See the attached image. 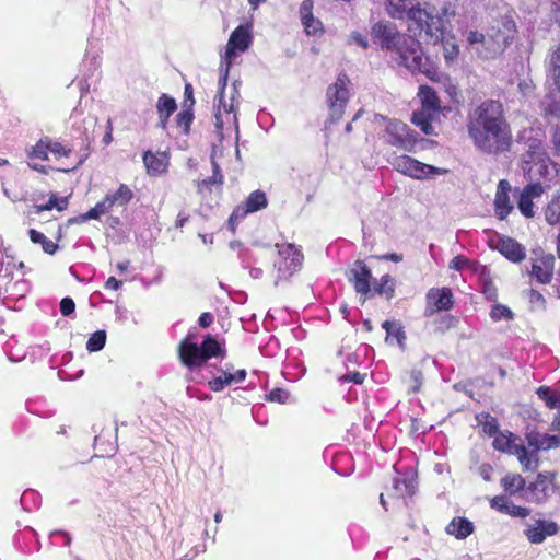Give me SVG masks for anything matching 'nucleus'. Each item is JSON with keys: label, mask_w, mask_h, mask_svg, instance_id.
I'll return each instance as SVG.
<instances>
[{"label": "nucleus", "mask_w": 560, "mask_h": 560, "mask_svg": "<svg viewBox=\"0 0 560 560\" xmlns=\"http://www.w3.org/2000/svg\"><path fill=\"white\" fill-rule=\"evenodd\" d=\"M475 526L466 517H454L446 526V533L455 536L457 539H465L472 534Z\"/></svg>", "instance_id": "29"}, {"label": "nucleus", "mask_w": 560, "mask_h": 560, "mask_svg": "<svg viewBox=\"0 0 560 560\" xmlns=\"http://www.w3.org/2000/svg\"><path fill=\"white\" fill-rule=\"evenodd\" d=\"M59 310L63 316H69L74 312L75 303L71 298H63L60 301Z\"/></svg>", "instance_id": "52"}, {"label": "nucleus", "mask_w": 560, "mask_h": 560, "mask_svg": "<svg viewBox=\"0 0 560 560\" xmlns=\"http://www.w3.org/2000/svg\"><path fill=\"white\" fill-rule=\"evenodd\" d=\"M268 205L266 194L257 189L252 191L248 197L237 205L228 220V225L231 232H235L238 223L246 218L247 214L265 209Z\"/></svg>", "instance_id": "13"}, {"label": "nucleus", "mask_w": 560, "mask_h": 560, "mask_svg": "<svg viewBox=\"0 0 560 560\" xmlns=\"http://www.w3.org/2000/svg\"><path fill=\"white\" fill-rule=\"evenodd\" d=\"M93 208L101 215L107 213L112 209L109 199L106 197H104L101 201H98Z\"/></svg>", "instance_id": "58"}, {"label": "nucleus", "mask_w": 560, "mask_h": 560, "mask_svg": "<svg viewBox=\"0 0 560 560\" xmlns=\"http://www.w3.org/2000/svg\"><path fill=\"white\" fill-rule=\"evenodd\" d=\"M196 339L197 335L189 330L176 346V355L180 365L188 372L185 376L188 382L194 380L190 374L200 371L209 360L226 357L224 343L220 342L215 336L207 334L200 343Z\"/></svg>", "instance_id": "4"}, {"label": "nucleus", "mask_w": 560, "mask_h": 560, "mask_svg": "<svg viewBox=\"0 0 560 560\" xmlns=\"http://www.w3.org/2000/svg\"><path fill=\"white\" fill-rule=\"evenodd\" d=\"M443 45V55L446 63H452L458 56L459 49L455 43L444 42V37L438 44Z\"/></svg>", "instance_id": "46"}, {"label": "nucleus", "mask_w": 560, "mask_h": 560, "mask_svg": "<svg viewBox=\"0 0 560 560\" xmlns=\"http://www.w3.org/2000/svg\"><path fill=\"white\" fill-rule=\"evenodd\" d=\"M101 214L94 208H91L88 212L81 214V220L86 222L88 220H97Z\"/></svg>", "instance_id": "64"}, {"label": "nucleus", "mask_w": 560, "mask_h": 560, "mask_svg": "<svg viewBox=\"0 0 560 560\" xmlns=\"http://www.w3.org/2000/svg\"><path fill=\"white\" fill-rule=\"evenodd\" d=\"M551 164H552V161L549 158V161L547 163H538L537 162V163L530 165L527 168V172L530 175L539 174L540 177L546 178V177H548V175L550 173L549 167Z\"/></svg>", "instance_id": "48"}, {"label": "nucleus", "mask_w": 560, "mask_h": 560, "mask_svg": "<svg viewBox=\"0 0 560 560\" xmlns=\"http://www.w3.org/2000/svg\"><path fill=\"white\" fill-rule=\"evenodd\" d=\"M184 95H185L184 107L192 109V106L195 104V98H194V90H192V86L190 83L185 84Z\"/></svg>", "instance_id": "54"}, {"label": "nucleus", "mask_w": 560, "mask_h": 560, "mask_svg": "<svg viewBox=\"0 0 560 560\" xmlns=\"http://www.w3.org/2000/svg\"><path fill=\"white\" fill-rule=\"evenodd\" d=\"M385 132L388 144L405 151H413L417 144V135L410 130L407 124L399 120H390L386 126Z\"/></svg>", "instance_id": "14"}, {"label": "nucleus", "mask_w": 560, "mask_h": 560, "mask_svg": "<svg viewBox=\"0 0 560 560\" xmlns=\"http://www.w3.org/2000/svg\"><path fill=\"white\" fill-rule=\"evenodd\" d=\"M105 197L109 199L112 208L116 205L119 207H124L127 206L132 200L133 191L130 189L128 185L120 184L114 194H107Z\"/></svg>", "instance_id": "34"}, {"label": "nucleus", "mask_w": 560, "mask_h": 560, "mask_svg": "<svg viewBox=\"0 0 560 560\" xmlns=\"http://www.w3.org/2000/svg\"><path fill=\"white\" fill-rule=\"evenodd\" d=\"M537 394L549 409L560 410V393L550 392L547 387H539Z\"/></svg>", "instance_id": "40"}, {"label": "nucleus", "mask_w": 560, "mask_h": 560, "mask_svg": "<svg viewBox=\"0 0 560 560\" xmlns=\"http://www.w3.org/2000/svg\"><path fill=\"white\" fill-rule=\"evenodd\" d=\"M517 207H518L521 213L525 218H533L534 217L535 211H534L533 199L527 197V195L523 194L522 191H521L518 200H517Z\"/></svg>", "instance_id": "43"}, {"label": "nucleus", "mask_w": 560, "mask_h": 560, "mask_svg": "<svg viewBox=\"0 0 560 560\" xmlns=\"http://www.w3.org/2000/svg\"><path fill=\"white\" fill-rule=\"evenodd\" d=\"M28 236L32 243L40 245L43 252L48 255H55L58 249L59 245L58 243L62 240L63 233H62V226L59 225L56 234V241L49 240L44 233L35 230L30 229L28 230Z\"/></svg>", "instance_id": "26"}, {"label": "nucleus", "mask_w": 560, "mask_h": 560, "mask_svg": "<svg viewBox=\"0 0 560 560\" xmlns=\"http://www.w3.org/2000/svg\"><path fill=\"white\" fill-rule=\"evenodd\" d=\"M314 1L303 0L300 5V19L305 33L308 36H317L324 33L323 23L313 14Z\"/></svg>", "instance_id": "21"}, {"label": "nucleus", "mask_w": 560, "mask_h": 560, "mask_svg": "<svg viewBox=\"0 0 560 560\" xmlns=\"http://www.w3.org/2000/svg\"><path fill=\"white\" fill-rule=\"evenodd\" d=\"M349 82L348 75L342 72L338 74L336 82L327 88L326 98L331 122L338 121L345 113L349 102Z\"/></svg>", "instance_id": "9"}, {"label": "nucleus", "mask_w": 560, "mask_h": 560, "mask_svg": "<svg viewBox=\"0 0 560 560\" xmlns=\"http://www.w3.org/2000/svg\"><path fill=\"white\" fill-rule=\"evenodd\" d=\"M500 485L508 495H515L527 488L525 478L517 472H508L501 478Z\"/></svg>", "instance_id": "30"}, {"label": "nucleus", "mask_w": 560, "mask_h": 560, "mask_svg": "<svg viewBox=\"0 0 560 560\" xmlns=\"http://www.w3.org/2000/svg\"><path fill=\"white\" fill-rule=\"evenodd\" d=\"M211 166L212 175L207 178L196 180L195 187L201 201L207 203L215 201V203H218V200L223 195L225 177L219 163L213 156H211Z\"/></svg>", "instance_id": "10"}, {"label": "nucleus", "mask_w": 560, "mask_h": 560, "mask_svg": "<svg viewBox=\"0 0 560 560\" xmlns=\"http://www.w3.org/2000/svg\"><path fill=\"white\" fill-rule=\"evenodd\" d=\"M529 445H534V443L529 441ZM492 446L500 453L516 456L523 471H535L539 466L537 453L540 445L535 444V450L529 452L523 444L522 439L508 430L499 431L493 436Z\"/></svg>", "instance_id": "5"}, {"label": "nucleus", "mask_w": 560, "mask_h": 560, "mask_svg": "<svg viewBox=\"0 0 560 560\" xmlns=\"http://www.w3.org/2000/svg\"><path fill=\"white\" fill-rule=\"evenodd\" d=\"M194 118L195 116L191 108H184L176 115L175 124L182 135L188 136L190 133V127Z\"/></svg>", "instance_id": "36"}, {"label": "nucleus", "mask_w": 560, "mask_h": 560, "mask_svg": "<svg viewBox=\"0 0 560 560\" xmlns=\"http://www.w3.org/2000/svg\"><path fill=\"white\" fill-rule=\"evenodd\" d=\"M252 44V35L248 27L244 25L237 26L230 35L225 47V56L228 68L232 60L236 57L237 52L246 51Z\"/></svg>", "instance_id": "17"}, {"label": "nucleus", "mask_w": 560, "mask_h": 560, "mask_svg": "<svg viewBox=\"0 0 560 560\" xmlns=\"http://www.w3.org/2000/svg\"><path fill=\"white\" fill-rule=\"evenodd\" d=\"M372 38L382 48L395 49L400 56L401 63L411 71L421 72L433 82L441 81L438 66L422 50V39L402 34L394 26L382 22L373 26Z\"/></svg>", "instance_id": "2"}, {"label": "nucleus", "mask_w": 560, "mask_h": 560, "mask_svg": "<svg viewBox=\"0 0 560 560\" xmlns=\"http://www.w3.org/2000/svg\"><path fill=\"white\" fill-rule=\"evenodd\" d=\"M364 378H365V375L361 374L359 372L349 373L341 377L342 381L352 382L354 384H362L364 382Z\"/></svg>", "instance_id": "57"}, {"label": "nucleus", "mask_w": 560, "mask_h": 560, "mask_svg": "<svg viewBox=\"0 0 560 560\" xmlns=\"http://www.w3.org/2000/svg\"><path fill=\"white\" fill-rule=\"evenodd\" d=\"M495 248L512 262H520L526 257L525 247L510 236H500Z\"/></svg>", "instance_id": "23"}, {"label": "nucleus", "mask_w": 560, "mask_h": 560, "mask_svg": "<svg viewBox=\"0 0 560 560\" xmlns=\"http://www.w3.org/2000/svg\"><path fill=\"white\" fill-rule=\"evenodd\" d=\"M556 486V472H538L536 479L530 482L526 490L529 493V500L537 504L544 503L550 495V491Z\"/></svg>", "instance_id": "16"}, {"label": "nucleus", "mask_w": 560, "mask_h": 560, "mask_svg": "<svg viewBox=\"0 0 560 560\" xmlns=\"http://www.w3.org/2000/svg\"><path fill=\"white\" fill-rule=\"evenodd\" d=\"M394 488L398 497L412 495L415 493V487L411 480L408 479H394Z\"/></svg>", "instance_id": "44"}, {"label": "nucleus", "mask_w": 560, "mask_h": 560, "mask_svg": "<svg viewBox=\"0 0 560 560\" xmlns=\"http://www.w3.org/2000/svg\"><path fill=\"white\" fill-rule=\"evenodd\" d=\"M467 132L474 145L487 154L510 151L513 143L503 104L497 100H485L469 113Z\"/></svg>", "instance_id": "1"}, {"label": "nucleus", "mask_w": 560, "mask_h": 560, "mask_svg": "<svg viewBox=\"0 0 560 560\" xmlns=\"http://www.w3.org/2000/svg\"><path fill=\"white\" fill-rule=\"evenodd\" d=\"M214 322V316L210 312L202 313L198 318V325L201 328L210 327Z\"/></svg>", "instance_id": "56"}, {"label": "nucleus", "mask_w": 560, "mask_h": 560, "mask_svg": "<svg viewBox=\"0 0 560 560\" xmlns=\"http://www.w3.org/2000/svg\"><path fill=\"white\" fill-rule=\"evenodd\" d=\"M225 85H226V79H223V82H222V86L220 89V93H219V98H218V104H217V113H215V125L218 127H221L222 126V119H221V108H223V110L225 113H231L233 110V105L231 104L229 107L225 103V100H224V89H225Z\"/></svg>", "instance_id": "42"}, {"label": "nucleus", "mask_w": 560, "mask_h": 560, "mask_svg": "<svg viewBox=\"0 0 560 560\" xmlns=\"http://www.w3.org/2000/svg\"><path fill=\"white\" fill-rule=\"evenodd\" d=\"M277 259L273 266L277 270L275 284L289 280L295 272L301 270L304 255L300 247L291 243L277 244Z\"/></svg>", "instance_id": "8"}, {"label": "nucleus", "mask_w": 560, "mask_h": 560, "mask_svg": "<svg viewBox=\"0 0 560 560\" xmlns=\"http://www.w3.org/2000/svg\"><path fill=\"white\" fill-rule=\"evenodd\" d=\"M49 144H50V138L44 137L39 139L34 147H32V150L28 152V158L31 159H39L42 161L48 160L49 154Z\"/></svg>", "instance_id": "38"}, {"label": "nucleus", "mask_w": 560, "mask_h": 560, "mask_svg": "<svg viewBox=\"0 0 560 560\" xmlns=\"http://www.w3.org/2000/svg\"><path fill=\"white\" fill-rule=\"evenodd\" d=\"M454 306V295L450 288H431L425 294L424 315L430 317L441 311H450Z\"/></svg>", "instance_id": "15"}, {"label": "nucleus", "mask_w": 560, "mask_h": 560, "mask_svg": "<svg viewBox=\"0 0 560 560\" xmlns=\"http://www.w3.org/2000/svg\"><path fill=\"white\" fill-rule=\"evenodd\" d=\"M523 194L527 195V197L534 199L540 197L544 192V187L540 183H532L526 185L523 190Z\"/></svg>", "instance_id": "51"}, {"label": "nucleus", "mask_w": 560, "mask_h": 560, "mask_svg": "<svg viewBox=\"0 0 560 560\" xmlns=\"http://www.w3.org/2000/svg\"><path fill=\"white\" fill-rule=\"evenodd\" d=\"M112 141H113V122H112V119L108 118L107 122H106V132L102 139V143L104 145H108L112 143Z\"/></svg>", "instance_id": "60"}, {"label": "nucleus", "mask_w": 560, "mask_h": 560, "mask_svg": "<svg viewBox=\"0 0 560 560\" xmlns=\"http://www.w3.org/2000/svg\"><path fill=\"white\" fill-rule=\"evenodd\" d=\"M351 39L364 49L369 46L368 39L358 32L351 34Z\"/></svg>", "instance_id": "61"}, {"label": "nucleus", "mask_w": 560, "mask_h": 560, "mask_svg": "<svg viewBox=\"0 0 560 560\" xmlns=\"http://www.w3.org/2000/svg\"><path fill=\"white\" fill-rule=\"evenodd\" d=\"M147 174L151 177H158L165 174L170 165V154L167 152L145 151L142 156Z\"/></svg>", "instance_id": "20"}, {"label": "nucleus", "mask_w": 560, "mask_h": 560, "mask_svg": "<svg viewBox=\"0 0 560 560\" xmlns=\"http://www.w3.org/2000/svg\"><path fill=\"white\" fill-rule=\"evenodd\" d=\"M516 23L512 14H505L492 21L488 31V47L485 48V58H492L505 50L515 38Z\"/></svg>", "instance_id": "7"}, {"label": "nucleus", "mask_w": 560, "mask_h": 560, "mask_svg": "<svg viewBox=\"0 0 560 560\" xmlns=\"http://www.w3.org/2000/svg\"><path fill=\"white\" fill-rule=\"evenodd\" d=\"M469 265V259L463 255L455 256L450 261V268L460 271Z\"/></svg>", "instance_id": "53"}, {"label": "nucleus", "mask_w": 560, "mask_h": 560, "mask_svg": "<svg viewBox=\"0 0 560 560\" xmlns=\"http://www.w3.org/2000/svg\"><path fill=\"white\" fill-rule=\"evenodd\" d=\"M467 42L471 46L476 45H488V35L485 36L481 32L478 31H469L467 32ZM488 46H486L487 48Z\"/></svg>", "instance_id": "50"}, {"label": "nucleus", "mask_w": 560, "mask_h": 560, "mask_svg": "<svg viewBox=\"0 0 560 560\" xmlns=\"http://www.w3.org/2000/svg\"><path fill=\"white\" fill-rule=\"evenodd\" d=\"M418 98L421 108L412 114L411 121L425 135H434L432 121L438 119L442 113L441 100L435 90L429 85H420Z\"/></svg>", "instance_id": "6"}, {"label": "nucleus", "mask_w": 560, "mask_h": 560, "mask_svg": "<svg viewBox=\"0 0 560 560\" xmlns=\"http://www.w3.org/2000/svg\"><path fill=\"white\" fill-rule=\"evenodd\" d=\"M382 327L386 330V341L395 339L399 345H401L402 341L406 339L405 331L399 324L390 320H385L382 324Z\"/></svg>", "instance_id": "37"}, {"label": "nucleus", "mask_w": 560, "mask_h": 560, "mask_svg": "<svg viewBox=\"0 0 560 560\" xmlns=\"http://www.w3.org/2000/svg\"><path fill=\"white\" fill-rule=\"evenodd\" d=\"M106 331L105 330H96L93 332L88 342H86V349L90 352H97L102 350L106 343Z\"/></svg>", "instance_id": "41"}, {"label": "nucleus", "mask_w": 560, "mask_h": 560, "mask_svg": "<svg viewBox=\"0 0 560 560\" xmlns=\"http://www.w3.org/2000/svg\"><path fill=\"white\" fill-rule=\"evenodd\" d=\"M511 186L506 179H501L498 184L494 198V212L499 220H505L513 210L510 201Z\"/></svg>", "instance_id": "22"}, {"label": "nucleus", "mask_w": 560, "mask_h": 560, "mask_svg": "<svg viewBox=\"0 0 560 560\" xmlns=\"http://www.w3.org/2000/svg\"><path fill=\"white\" fill-rule=\"evenodd\" d=\"M232 370L233 365L231 363H226L225 370L222 371V374L213 377L208 382L209 388L214 393H219L222 392L226 386L245 381L247 376L245 369H240L235 372H232Z\"/></svg>", "instance_id": "19"}, {"label": "nucleus", "mask_w": 560, "mask_h": 560, "mask_svg": "<svg viewBox=\"0 0 560 560\" xmlns=\"http://www.w3.org/2000/svg\"><path fill=\"white\" fill-rule=\"evenodd\" d=\"M177 103L175 98L163 93L156 102V112L159 116L158 127L163 131L167 130L170 117L176 112Z\"/></svg>", "instance_id": "27"}, {"label": "nucleus", "mask_w": 560, "mask_h": 560, "mask_svg": "<svg viewBox=\"0 0 560 560\" xmlns=\"http://www.w3.org/2000/svg\"><path fill=\"white\" fill-rule=\"evenodd\" d=\"M49 153H51L56 159H61L69 156L71 153V149L66 148L62 143L54 141L50 138Z\"/></svg>", "instance_id": "47"}, {"label": "nucleus", "mask_w": 560, "mask_h": 560, "mask_svg": "<svg viewBox=\"0 0 560 560\" xmlns=\"http://www.w3.org/2000/svg\"><path fill=\"white\" fill-rule=\"evenodd\" d=\"M396 280L390 275H383L378 281H374L372 289V296L385 295L387 300L395 296Z\"/></svg>", "instance_id": "31"}, {"label": "nucleus", "mask_w": 560, "mask_h": 560, "mask_svg": "<svg viewBox=\"0 0 560 560\" xmlns=\"http://www.w3.org/2000/svg\"><path fill=\"white\" fill-rule=\"evenodd\" d=\"M490 506L502 514L512 517L525 518L530 514V510L525 506L514 504L508 495H495L490 500Z\"/></svg>", "instance_id": "25"}, {"label": "nucleus", "mask_w": 560, "mask_h": 560, "mask_svg": "<svg viewBox=\"0 0 560 560\" xmlns=\"http://www.w3.org/2000/svg\"><path fill=\"white\" fill-rule=\"evenodd\" d=\"M266 397L269 401L284 404L289 398V393L282 388L276 387L270 390Z\"/></svg>", "instance_id": "49"}, {"label": "nucleus", "mask_w": 560, "mask_h": 560, "mask_svg": "<svg viewBox=\"0 0 560 560\" xmlns=\"http://www.w3.org/2000/svg\"><path fill=\"white\" fill-rule=\"evenodd\" d=\"M559 532V526L555 521L538 518L528 525L524 535L530 544H541L547 537L555 536Z\"/></svg>", "instance_id": "18"}, {"label": "nucleus", "mask_w": 560, "mask_h": 560, "mask_svg": "<svg viewBox=\"0 0 560 560\" xmlns=\"http://www.w3.org/2000/svg\"><path fill=\"white\" fill-rule=\"evenodd\" d=\"M549 155L545 149V145L539 139H529L528 149L523 154V162L525 164L533 165L535 163H547Z\"/></svg>", "instance_id": "28"}, {"label": "nucleus", "mask_w": 560, "mask_h": 560, "mask_svg": "<svg viewBox=\"0 0 560 560\" xmlns=\"http://www.w3.org/2000/svg\"><path fill=\"white\" fill-rule=\"evenodd\" d=\"M527 298L532 304H538L541 306H545V304H546V300H545L544 295L535 289H530L528 291Z\"/></svg>", "instance_id": "55"}, {"label": "nucleus", "mask_w": 560, "mask_h": 560, "mask_svg": "<svg viewBox=\"0 0 560 560\" xmlns=\"http://www.w3.org/2000/svg\"><path fill=\"white\" fill-rule=\"evenodd\" d=\"M476 419L478 427L481 429L483 434L494 436L500 431L498 419L489 412L477 415Z\"/></svg>", "instance_id": "35"}, {"label": "nucleus", "mask_w": 560, "mask_h": 560, "mask_svg": "<svg viewBox=\"0 0 560 560\" xmlns=\"http://www.w3.org/2000/svg\"><path fill=\"white\" fill-rule=\"evenodd\" d=\"M372 257L375 259H378V260H390L394 262H400L404 258L401 254H397V253H388V254L377 255V256H372Z\"/></svg>", "instance_id": "59"}, {"label": "nucleus", "mask_w": 560, "mask_h": 560, "mask_svg": "<svg viewBox=\"0 0 560 560\" xmlns=\"http://www.w3.org/2000/svg\"><path fill=\"white\" fill-rule=\"evenodd\" d=\"M555 257L551 254L542 255L532 265L530 276L541 284H548L553 277Z\"/></svg>", "instance_id": "24"}, {"label": "nucleus", "mask_w": 560, "mask_h": 560, "mask_svg": "<svg viewBox=\"0 0 560 560\" xmlns=\"http://www.w3.org/2000/svg\"><path fill=\"white\" fill-rule=\"evenodd\" d=\"M389 163L395 171L415 179H424L431 175L442 174L444 172L406 154L394 156Z\"/></svg>", "instance_id": "11"}, {"label": "nucleus", "mask_w": 560, "mask_h": 560, "mask_svg": "<svg viewBox=\"0 0 560 560\" xmlns=\"http://www.w3.org/2000/svg\"><path fill=\"white\" fill-rule=\"evenodd\" d=\"M552 143L556 154L560 155V127H558L553 132Z\"/></svg>", "instance_id": "63"}, {"label": "nucleus", "mask_w": 560, "mask_h": 560, "mask_svg": "<svg viewBox=\"0 0 560 560\" xmlns=\"http://www.w3.org/2000/svg\"><path fill=\"white\" fill-rule=\"evenodd\" d=\"M348 281L352 284L357 294L360 295L361 303H365L372 298V271L362 259H357L347 272Z\"/></svg>", "instance_id": "12"}, {"label": "nucleus", "mask_w": 560, "mask_h": 560, "mask_svg": "<svg viewBox=\"0 0 560 560\" xmlns=\"http://www.w3.org/2000/svg\"><path fill=\"white\" fill-rule=\"evenodd\" d=\"M479 282L481 285V293L488 301H497L498 289L492 280L490 269L482 266L479 270Z\"/></svg>", "instance_id": "32"}, {"label": "nucleus", "mask_w": 560, "mask_h": 560, "mask_svg": "<svg viewBox=\"0 0 560 560\" xmlns=\"http://www.w3.org/2000/svg\"><path fill=\"white\" fill-rule=\"evenodd\" d=\"M550 71L560 92V43L550 52Z\"/></svg>", "instance_id": "39"}, {"label": "nucleus", "mask_w": 560, "mask_h": 560, "mask_svg": "<svg viewBox=\"0 0 560 560\" xmlns=\"http://www.w3.org/2000/svg\"><path fill=\"white\" fill-rule=\"evenodd\" d=\"M424 375L421 369L412 368L402 376V383L409 394H417L421 390Z\"/></svg>", "instance_id": "33"}, {"label": "nucleus", "mask_w": 560, "mask_h": 560, "mask_svg": "<svg viewBox=\"0 0 560 560\" xmlns=\"http://www.w3.org/2000/svg\"><path fill=\"white\" fill-rule=\"evenodd\" d=\"M386 11L393 19H407L408 31L425 44L438 45L445 34L444 19L422 8L420 0H386Z\"/></svg>", "instance_id": "3"}, {"label": "nucleus", "mask_w": 560, "mask_h": 560, "mask_svg": "<svg viewBox=\"0 0 560 560\" xmlns=\"http://www.w3.org/2000/svg\"><path fill=\"white\" fill-rule=\"evenodd\" d=\"M490 317L492 320L498 322L501 319H512L513 312L505 305L495 304L492 306L490 312Z\"/></svg>", "instance_id": "45"}, {"label": "nucleus", "mask_w": 560, "mask_h": 560, "mask_svg": "<svg viewBox=\"0 0 560 560\" xmlns=\"http://www.w3.org/2000/svg\"><path fill=\"white\" fill-rule=\"evenodd\" d=\"M122 285V282L117 280L115 277H109L105 282V288L108 290L117 291Z\"/></svg>", "instance_id": "62"}]
</instances>
